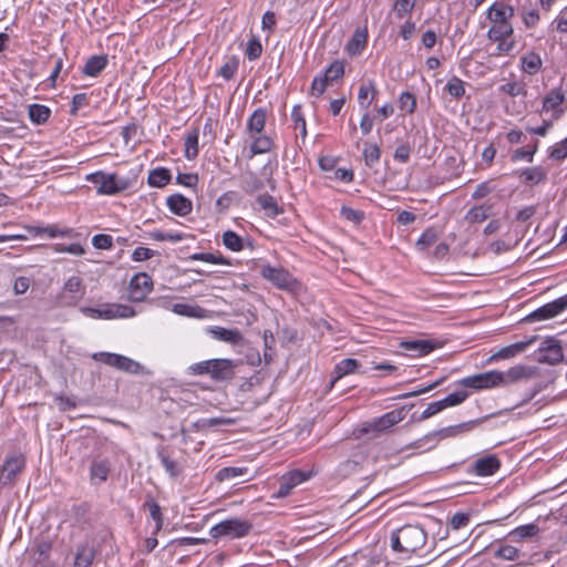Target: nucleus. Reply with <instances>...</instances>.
<instances>
[{
    "label": "nucleus",
    "instance_id": "obj_5",
    "mask_svg": "<svg viewBox=\"0 0 567 567\" xmlns=\"http://www.w3.org/2000/svg\"><path fill=\"white\" fill-rule=\"evenodd\" d=\"M251 524L248 520L240 518H230L220 522L210 528V536L213 538L229 537L240 538L249 534Z\"/></svg>",
    "mask_w": 567,
    "mask_h": 567
},
{
    "label": "nucleus",
    "instance_id": "obj_20",
    "mask_svg": "<svg viewBox=\"0 0 567 567\" xmlns=\"http://www.w3.org/2000/svg\"><path fill=\"white\" fill-rule=\"evenodd\" d=\"M548 171L543 166L527 167L518 173L520 183L528 186H534L544 183L547 179Z\"/></svg>",
    "mask_w": 567,
    "mask_h": 567
},
{
    "label": "nucleus",
    "instance_id": "obj_36",
    "mask_svg": "<svg viewBox=\"0 0 567 567\" xmlns=\"http://www.w3.org/2000/svg\"><path fill=\"white\" fill-rule=\"evenodd\" d=\"M248 474V467L228 466L220 468L216 474L215 478L218 482H226L244 476Z\"/></svg>",
    "mask_w": 567,
    "mask_h": 567
},
{
    "label": "nucleus",
    "instance_id": "obj_6",
    "mask_svg": "<svg viewBox=\"0 0 567 567\" xmlns=\"http://www.w3.org/2000/svg\"><path fill=\"white\" fill-rule=\"evenodd\" d=\"M474 427V422H465L457 425H451L446 427H442L437 431H433L424 435L422 439L414 441L410 446L412 449H420L424 443H432L429 447H433L436 443L446 437H454L460 435L461 433L471 431Z\"/></svg>",
    "mask_w": 567,
    "mask_h": 567
},
{
    "label": "nucleus",
    "instance_id": "obj_50",
    "mask_svg": "<svg viewBox=\"0 0 567 567\" xmlns=\"http://www.w3.org/2000/svg\"><path fill=\"white\" fill-rule=\"evenodd\" d=\"M399 107L401 111L406 112L408 114L414 113L416 109V99L414 94L410 92L401 93L399 97Z\"/></svg>",
    "mask_w": 567,
    "mask_h": 567
},
{
    "label": "nucleus",
    "instance_id": "obj_63",
    "mask_svg": "<svg viewBox=\"0 0 567 567\" xmlns=\"http://www.w3.org/2000/svg\"><path fill=\"white\" fill-rule=\"evenodd\" d=\"M213 359L194 363L189 367V372L194 375L208 374L210 377V369Z\"/></svg>",
    "mask_w": 567,
    "mask_h": 567
},
{
    "label": "nucleus",
    "instance_id": "obj_60",
    "mask_svg": "<svg viewBox=\"0 0 567 567\" xmlns=\"http://www.w3.org/2000/svg\"><path fill=\"white\" fill-rule=\"evenodd\" d=\"M54 251L56 252H66L74 256H81L85 252L84 248L80 244H55L53 246Z\"/></svg>",
    "mask_w": 567,
    "mask_h": 567
},
{
    "label": "nucleus",
    "instance_id": "obj_21",
    "mask_svg": "<svg viewBox=\"0 0 567 567\" xmlns=\"http://www.w3.org/2000/svg\"><path fill=\"white\" fill-rule=\"evenodd\" d=\"M104 320L132 318L136 315L134 308L122 303H103Z\"/></svg>",
    "mask_w": 567,
    "mask_h": 567
},
{
    "label": "nucleus",
    "instance_id": "obj_30",
    "mask_svg": "<svg viewBox=\"0 0 567 567\" xmlns=\"http://www.w3.org/2000/svg\"><path fill=\"white\" fill-rule=\"evenodd\" d=\"M267 111L266 109L259 107L250 115L247 122V131L250 134H260L266 124Z\"/></svg>",
    "mask_w": 567,
    "mask_h": 567
},
{
    "label": "nucleus",
    "instance_id": "obj_47",
    "mask_svg": "<svg viewBox=\"0 0 567 567\" xmlns=\"http://www.w3.org/2000/svg\"><path fill=\"white\" fill-rule=\"evenodd\" d=\"M381 151L377 144L365 143L363 148V158L368 166H373L380 161Z\"/></svg>",
    "mask_w": 567,
    "mask_h": 567
},
{
    "label": "nucleus",
    "instance_id": "obj_56",
    "mask_svg": "<svg viewBox=\"0 0 567 567\" xmlns=\"http://www.w3.org/2000/svg\"><path fill=\"white\" fill-rule=\"evenodd\" d=\"M437 239L436 230L433 228H427L417 239L416 247L419 250H424Z\"/></svg>",
    "mask_w": 567,
    "mask_h": 567
},
{
    "label": "nucleus",
    "instance_id": "obj_15",
    "mask_svg": "<svg viewBox=\"0 0 567 567\" xmlns=\"http://www.w3.org/2000/svg\"><path fill=\"white\" fill-rule=\"evenodd\" d=\"M565 101V92L560 89H551L543 100L542 112L553 111L554 121L560 118L565 110L559 107Z\"/></svg>",
    "mask_w": 567,
    "mask_h": 567
},
{
    "label": "nucleus",
    "instance_id": "obj_57",
    "mask_svg": "<svg viewBox=\"0 0 567 567\" xmlns=\"http://www.w3.org/2000/svg\"><path fill=\"white\" fill-rule=\"evenodd\" d=\"M549 158L563 161L567 157V137L549 148Z\"/></svg>",
    "mask_w": 567,
    "mask_h": 567
},
{
    "label": "nucleus",
    "instance_id": "obj_26",
    "mask_svg": "<svg viewBox=\"0 0 567 567\" xmlns=\"http://www.w3.org/2000/svg\"><path fill=\"white\" fill-rule=\"evenodd\" d=\"M377 95V89L373 81L361 83L358 92V103L361 110L368 111Z\"/></svg>",
    "mask_w": 567,
    "mask_h": 567
},
{
    "label": "nucleus",
    "instance_id": "obj_51",
    "mask_svg": "<svg viewBox=\"0 0 567 567\" xmlns=\"http://www.w3.org/2000/svg\"><path fill=\"white\" fill-rule=\"evenodd\" d=\"M487 210L488 209L484 206H475L467 212L465 220L471 224L482 223L488 217Z\"/></svg>",
    "mask_w": 567,
    "mask_h": 567
},
{
    "label": "nucleus",
    "instance_id": "obj_1",
    "mask_svg": "<svg viewBox=\"0 0 567 567\" xmlns=\"http://www.w3.org/2000/svg\"><path fill=\"white\" fill-rule=\"evenodd\" d=\"M515 14L514 7L504 2H494L487 10V19L492 27L487 31L489 40H504L514 33L511 22Z\"/></svg>",
    "mask_w": 567,
    "mask_h": 567
},
{
    "label": "nucleus",
    "instance_id": "obj_33",
    "mask_svg": "<svg viewBox=\"0 0 567 567\" xmlns=\"http://www.w3.org/2000/svg\"><path fill=\"white\" fill-rule=\"evenodd\" d=\"M172 179V175L169 169L165 167H157L150 172L148 174V185L152 187L162 188L166 186Z\"/></svg>",
    "mask_w": 567,
    "mask_h": 567
},
{
    "label": "nucleus",
    "instance_id": "obj_46",
    "mask_svg": "<svg viewBox=\"0 0 567 567\" xmlns=\"http://www.w3.org/2000/svg\"><path fill=\"white\" fill-rule=\"evenodd\" d=\"M291 120L293 121L295 130H299L301 137L305 138L307 136V126L300 105H295L292 107Z\"/></svg>",
    "mask_w": 567,
    "mask_h": 567
},
{
    "label": "nucleus",
    "instance_id": "obj_48",
    "mask_svg": "<svg viewBox=\"0 0 567 567\" xmlns=\"http://www.w3.org/2000/svg\"><path fill=\"white\" fill-rule=\"evenodd\" d=\"M402 347L420 355L427 354L433 350V347L430 344V342L423 340L406 341L402 343Z\"/></svg>",
    "mask_w": 567,
    "mask_h": 567
},
{
    "label": "nucleus",
    "instance_id": "obj_58",
    "mask_svg": "<svg viewBox=\"0 0 567 567\" xmlns=\"http://www.w3.org/2000/svg\"><path fill=\"white\" fill-rule=\"evenodd\" d=\"M467 396L468 393L466 391H456L454 393L449 394L446 398L441 400V402L443 403L444 409H446L463 403L467 399Z\"/></svg>",
    "mask_w": 567,
    "mask_h": 567
},
{
    "label": "nucleus",
    "instance_id": "obj_55",
    "mask_svg": "<svg viewBox=\"0 0 567 567\" xmlns=\"http://www.w3.org/2000/svg\"><path fill=\"white\" fill-rule=\"evenodd\" d=\"M330 83L331 81L323 73L316 75L311 84V94L315 96L322 95Z\"/></svg>",
    "mask_w": 567,
    "mask_h": 567
},
{
    "label": "nucleus",
    "instance_id": "obj_13",
    "mask_svg": "<svg viewBox=\"0 0 567 567\" xmlns=\"http://www.w3.org/2000/svg\"><path fill=\"white\" fill-rule=\"evenodd\" d=\"M567 308V295L544 305L533 311L526 319L530 322L550 319L563 312Z\"/></svg>",
    "mask_w": 567,
    "mask_h": 567
},
{
    "label": "nucleus",
    "instance_id": "obj_53",
    "mask_svg": "<svg viewBox=\"0 0 567 567\" xmlns=\"http://www.w3.org/2000/svg\"><path fill=\"white\" fill-rule=\"evenodd\" d=\"M323 74L328 78L329 81L333 82L344 74V64L343 62L336 60L333 61L323 72Z\"/></svg>",
    "mask_w": 567,
    "mask_h": 567
},
{
    "label": "nucleus",
    "instance_id": "obj_14",
    "mask_svg": "<svg viewBox=\"0 0 567 567\" xmlns=\"http://www.w3.org/2000/svg\"><path fill=\"white\" fill-rule=\"evenodd\" d=\"M206 332L217 341L228 343L230 346H243L245 338L238 329H227L219 326H210L206 328Z\"/></svg>",
    "mask_w": 567,
    "mask_h": 567
},
{
    "label": "nucleus",
    "instance_id": "obj_10",
    "mask_svg": "<svg viewBox=\"0 0 567 567\" xmlns=\"http://www.w3.org/2000/svg\"><path fill=\"white\" fill-rule=\"evenodd\" d=\"M404 419L403 408L390 411L380 417L365 422L360 429L361 434L374 433V436L388 431Z\"/></svg>",
    "mask_w": 567,
    "mask_h": 567
},
{
    "label": "nucleus",
    "instance_id": "obj_45",
    "mask_svg": "<svg viewBox=\"0 0 567 567\" xmlns=\"http://www.w3.org/2000/svg\"><path fill=\"white\" fill-rule=\"evenodd\" d=\"M520 555V550L512 545H502L494 553V557L504 560H516Z\"/></svg>",
    "mask_w": 567,
    "mask_h": 567
},
{
    "label": "nucleus",
    "instance_id": "obj_7",
    "mask_svg": "<svg viewBox=\"0 0 567 567\" xmlns=\"http://www.w3.org/2000/svg\"><path fill=\"white\" fill-rule=\"evenodd\" d=\"M264 279L270 281L275 287L281 290L292 291L299 286L298 280L286 269L276 268L270 265H264L260 269Z\"/></svg>",
    "mask_w": 567,
    "mask_h": 567
},
{
    "label": "nucleus",
    "instance_id": "obj_61",
    "mask_svg": "<svg viewBox=\"0 0 567 567\" xmlns=\"http://www.w3.org/2000/svg\"><path fill=\"white\" fill-rule=\"evenodd\" d=\"M264 187V182L258 178L256 175L250 174L249 177H247L244 182V190L247 194H254Z\"/></svg>",
    "mask_w": 567,
    "mask_h": 567
},
{
    "label": "nucleus",
    "instance_id": "obj_9",
    "mask_svg": "<svg viewBox=\"0 0 567 567\" xmlns=\"http://www.w3.org/2000/svg\"><path fill=\"white\" fill-rule=\"evenodd\" d=\"M85 293L83 279L79 276L70 277L58 295V302L63 307H73L79 303Z\"/></svg>",
    "mask_w": 567,
    "mask_h": 567
},
{
    "label": "nucleus",
    "instance_id": "obj_64",
    "mask_svg": "<svg viewBox=\"0 0 567 567\" xmlns=\"http://www.w3.org/2000/svg\"><path fill=\"white\" fill-rule=\"evenodd\" d=\"M92 244L97 249H110L113 245V239L110 235L99 234L92 238Z\"/></svg>",
    "mask_w": 567,
    "mask_h": 567
},
{
    "label": "nucleus",
    "instance_id": "obj_12",
    "mask_svg": "<svg viewBox=\"0 0 567 567\" xmlns=\"http://www.w3.org/2000/svg\"><path fill=\"white\" fill-rule=\"evenodd\" d=\"M564 360L560 342L554 338H547L538 349L537 362L555 365Z\"/></svg>",
    "mask_w": 567,
    "mask_h": 567
},
{
    "label": "nucleus",
    "instance_id": "obj_37",
    "mask_svg": "<svg viewBox=\"0 0 567 567\" xmlns=\"http://www.w3.org/2000/svg\"><path fill=\"white\" fill-rule=\"evenodd\" d=\"M539 533V527L537 524L532 523L523 526H518L509 533V537L513 540H523L526 538H532Z\"/></svg>",
    "mask_w": 567,
    "mask_h": 567
},
{
    "label": "nucleus",
    "instance_id": "obj_4",
    "mask_svg": "<svg viewBox=\"0 0 567 567\" xmlns=\"http://www.w3.org/2000/svg\"><path fill=\"white\" fill-rule=\"evenodd\" d=\"M458 384L475 391H482L494 388H504V379L501 371L491 370L463 378L458 381Z\"/></svg>",
    "mask_w": 567,
    "mask_h": 567
},
{
    "label": "nucleus",
    "instance_id": "obj_35",
    "mask_svg": "<svg viewBox=\"0 0 567 567\" xmlns=\"http://www.w3.org/2000/svg\"><path fill=\"white\" fill-rule=\"evenodd\" d=\"M535 340H536V337H533V338H530L527 341L516 342V343L511 344L508 347L502 348L501 350H498V352L494 357L497 358V359H509V358H513L517 353L523 352Z\"/></svg>",
    "mask_w": 567,
    "mask_h": 567
},
{
    "label": "nucleus",
    "instance_id": "obj_32",
    "mask_svg": "<svg viewBox=\"0 0 567 567\" xmlns=\"http://www.w3.org/2000/svg\"><path fill=\"white\" fill-rule=\"evenodd\" d=\"M522 69L529 75L538 73L542 69L543 61L538 53L528 52L520 58Z\"/></svg>",
    "mask_w": 567,
    "mask_h": 567
},
{
    "label": "nucleus",
    "instance_id": "obj_34",
    "mask_svg": "<svg viewBox=\"0 0 567 567\" xmlns=\"http://www.w3.org/2000/svg\"><path fill=\"white\" fill-rule=\"evenodd\" d=\"M257 203L262 210H265L268 217H276L280 215L284 210L280 208L276 202V199L268 194L259 195L257 197Z\"/></svg>",
    "mask_w": 567,
    "mask_h": 567
},
{
    "label": "nucleus",
    "instance_id": "obj_22",
    "mask_svg": "<svg viewBox=\"0 0 567 567\" xmlns=\"http://www.w3.org/2000/svg\"><path fill=\"white\" fill-rule=\"evenodd\" d=\"M166 204L169 210L178 216H186L190 214L193 209L192 200L181 194H173L168 196Z\"/></svg>",
    "mask_w": 567,
    "mask_h": 567
},
{
    "label": "nucleus",
    "instance_id": "obj_3",
    "mask_svg": "<svg viewBox=\"0 0 567 567\" xmlns=\"http://www.w3.org/2000/svg\"><path fill=\"white\" fill-rule=\"evenodd\" d=\"M86 179L96 185L99 194L104 195H115L131 186V182L127 178L104 172L90 174Z\"/></svg>",
    "mask_w": 567,
    "mask_h": 567
},
{
    "label": "nucleus",
    "instance_id": "obj_18",
    "mask_svg": "<svg viewBox=\"0 0 567 567\" xmlns=\"http://www.w3.org/2000/svg\"><path fill=\"white\" fill-rule=\"evenodd\" d=\"M235 362L230 359H213L210 378L215 381L229 380L235 374Z\"/></svg>",
    "mask_w": 567,
    "mask_h": 567
},
{
    "label": "nucleus",
    "instance_id": "obj_24",
    "mask_svg": "<svg viewBox=\"0 0 567 567\" xmlns=\"http://www.w3.org/2000/svg\"><path fill=\"white\" fill-rule=\"evenodd\" d=\"M501 466L499 460L495 455L481 457L474 463V472L478 476L493 475Z\"/></svg>",
    "mask_w": 567,
    "mask_h": 567
},
{
    "label": "nucleus",
    "instance_id": "obj_44",
    "mask_svg": "<svg viewBox=\"0 0 567 567\" xmlns=\"http://www.w3.org/2000/svg\"><path fill=\"white\" fill-rule=\"evenodd\" d=\"M144 506L148 508L152 519L155 522L154 534H157L163 528V514L161 506L154 499L144 503Z\"/></svg>",
    "mask_w": 567,
    "mask_h": 567
},
{
    "label": "nucleus",
    "instance_id": "obj_23",
    "mask_svg": "<svg viewBox=\"0 0 567 567\" xmlns=\"http://www.w3.org/2000/svg\"><path fill=\"white\" fill-rule=\"evenodd\" d=\"M111 463L107 458H95L91 463L90 480L93 484H101L109 477Z\"/></svg>",
    "mask_w": 567,
    "mask_h": 567
},
{
    "label": "nucleus",
    "instance_id": "obj_29",
    "mask_svg": "<svg viewBox=\"0 0 567 567\" xmlns=\"http://www.w3.org/2000/svg\"><path fill=\"white\" fill-rule=\"evenodd\" d=\"M359 367H360V363L355 359L349 358V359L341 360L334 367L331 384L333 385L341 378H343L350 373H354Z\"/></svg>",
    "mask_w": 567,
    "mask_h": 567
},
{
    "label": "nucleus",
    "instance_id": "obj_62",
    "mask_svg": "<svg viewBox=\"0 0 567 567\" xmlns=\"http://www.w3.org/2000/svg\"><path fill=\"white\" fill-rule=\"evenodd\" d=\"M262 53V47L258 39L252 38L249 40L246 49V55L250 61H255L260 58Z\"/></svg>",
    "mask_w": 567,
    "mask_h": 567
},
{
    "label": "nucleus",
    "instance_id": "obj_49",
    "mask_svg": "<svg viewBox=\"0 0 567 567\" xmlns=\"http://www.w3.org/2000/svg\"><path fill=\"white\" fill-rule=\"evenodd\" d=\"M415 3L416 0H395L392 11L398 19H402L413 10Z\"/></svg>",
    "mask_w": 567,
    "mask_h": 567
},
{
    "label": "nucleus",
    "instance_id": "obj_31",
    "mask_svg": "<svg viewBox=\"0 0 567 567\" xmlns=\"http://www.w3.org/2000/svg\"><path fill=\"white\" fill-rule=\"evenodd\" d=\"M28 116L35 125L47 123L51 116V110L42 104H30L28 106Z\"/></svg>",
    "mask_w": 567,
    "mask_h": 567
},
{
    "label": "nucleus",
    "instance_id": "obj_40",
    "mask_svg": "<svg viewBox=\"0 0 567 567\" xmlns=\"http://www.w3.org/2000/svg\"><path fill=\"white\" fill-rule=\"evenodd\" d=\"M367 38L368 37H367L365 32H361V31L354 32L352 39L349 41V43L347 45L348 53L350 55L360 54L361 51L363 50V48L365 47Z\"/></svg>",
    "mask_w": 567,
    "mask_h": 567
},
{
    "label": "nucleus",
    "instance_id": "obj_43",
    "mask_svg": "<svg viewBox=\"0 0 567 567\" xmlns=\"http://www.w3.org/2000/svg\"><path fill=\"white\" fill-rule=\"evenodd\" d=\"M190 260H200L216 265H230L229 260L220 254L196 252L189 256Z\"/></svg>",
    "mask_w": 567,
    "mask_h": 567
},
{
    "label": "nucleus",
    "instance_id": "obj_39",
    "mask_svg": "<svg viewBox=\"0 0 567 567\" xmlns=\"http://www.w3.org/2000/svg\"><path fill=\"white\" fill-rule=\"evenodd\" d=\"M223 244L231 251H240L244 249V239L233 230L224 231Z\"/></svg>",
    "mask_w": 567,
    "mask_h": 567
},
{
    "label": "nucleus",
    "instance_id": "obj_28",
    "mask_svg": "<svg viewBox=\"0 0 567 567\" xmlns=\"http://www.w3.org/2000/svg\"><path fill=\"white\" fill-rule=\"evenodd\" d=\"M95 557V549L89 544H81L78 546L74 567H90Z\"/></svg>",
    "mask_w": 567,
    "mask_h": 567
},
{
    "label": "nucleus",
    "instance_id": "obj_59",
    "mask_svg": "<svg viewBox=\"0 0 567 567\" xmlns=\"http://www.w3.org/2000/svg\"><path fill=\"white\" fill-rule=\"evenodd\" d=\"M444 410V405L443 403L440 401H436V402H432L430 403L426 409L421 413L420 416L415 417L413 415V417L417 421V422H422L426 419H430L432 416H434L435 414L440 413L441 411Z\"/></svg>",
    "mask_w": 567,
    "mask_h": 567
},
{
    "label": "nucleus",
    "instance_id": "obj_27",
    "mask_svg": "<svg viewBox=\"0 0 567 567\" xmlns=\"http://www.w3.org/2000/svg\"><path fill=\"white\" fill-rule=\"evenodd\" d=\"M106 65L107 55H92L86 60L82 72L87 76H97L106 68Z\"/></svg>",
    "mask_w": 567,
    "mask_h": 567
},
{
    "label": "nucleus",
    "instance_id": "obj_16",
    "mask_svg": "<svg viewBox=\"0 0 567 567\" xmlns=\"http://www.w3.org/2000/svg\"><path fill=\"white\" fill-rule=\"evenodd\" d=\"M24 464V457L21 455L8 457L0 471V485L6 486L12 483L16 476L23 470Z\"/></svg>",
    "mask_w": 567,
    "mask_h": 567
},
{
    "label": "nucleus",
    "instance_id": "obj_38",
    "mask_svg": "<svg viewBox=\"0 0 567 567\" xmlns=\"http://www.w3.org/2000/svg\"><path fill=\"white\" fill-rule=\"evenodd\" d=\"M198 128H194L185 137V156L187 159H194L198 155Z\"/></svg>",
    "mask_w": 567,
    "mask_h": 567
},
{
    "label": "nucleus",
    "instance_id": "obj_19",
    "mask_svg": "<svg viewBox=\"0 0 567 567\" xmlns=\"http://www.w3.org/2000/svg\"><path fill=\"white\" fill-rule=\"evenodd\" d=\"M536 373V368L517 364L508 369L507 371H501L504 379V386L511 383L517 382L523 379H530Z\"/></svg>",
    "mask_w": 567,
    "mask_h": 567
},
{
    "label": "nucleus",
    "instance_id": "obj_25",
    "mask_svg": "<svg viewBox=\"0 0 567 567\" xmlns=\"http://www.w3.org/2000/svg\"><path fill=\"white\" fill-rule=\"evenodd\" d=\"M172 311L178 316L188 317V318H196V319L209 318V311L207 309L202 308L198 305L175 303L172 308Z\"/></svg>",
    "mask_w": 567,
    "mask_h": 567
},
{
    "label": "nucleus",
    "instance_id": "obj_17",
    "mask_svg": "<svg viewBox=\"0 0 567 567\" xmlns=\"http://www.w3.org/2000/svg\"><path fill=\"white\" fill-rule=\"evenodd\" d=\"M308 476L301 471H291L281 477L279 487L275 493V497L284 498L288 496L291 491L302 482L307 481Z\"/></svg>",
    "mask_w": 567,
    "mask_h": 567
},
{
    "label": "nucleus",
    "instance_id": "obj_41",
    "mask_svg": "<svg viewBox=\"0 0 567 567\" xmlns=\"http://www.w3.org/2000/svg\"><path fill=\"white\" fill-rule=\"evenodd\" d=\"M272 141L266 135H259L254 138L250 145V157L257 154H264L271 150Z\"/></svg>",
    "mask_w": 567,
    "mask_h": 567
},
{
    "label": "nucleus",
    "instance_id": "obj_42",
    "mask_svg": "<svg viewBox=\"0 0 567 567\" xmlns=\"http://www.w3.org/2000/svg\"><path fill=\"white\" fill-rule=\"evenodd\" d=\"M158 457H159L161 464L163 465V467L165 468V471L168 473V475L172 478H177L181 475L182 467L179 466V464L176 461L171 458L167 454H165L162 451L158 452Z\"/></svg>",
    "mask_w": 567,
    "mask_h": 567
},
{
    "label": "nucleus",
    "instance_id": "obj_11",
    "mask_svg": "<svg viewBox=\"0 0 567 567\" xmlns=\"http://www.w3.org/2000/svg\"><path fill=\"white\" fill-rule=\"evenodd\" d=\"M153 290V280L145 274L134 275L128 284L127 298L132 302L143 301Z\"/></svg>",
    "mask_w": 567,
    "mask_h": 567
},
{
    "label": "nucleus",
    "instance_id": "obj_2",
    "mask_svg": "<svg viewBox=\"0 0 567 567\" xmlns=\"http://www.w3.org/2000/svg\"><path fill=\"white\" fill-rule=\"evenodd\" d=\"M427 539L425 530L419 525H404L391 534V548L394 551L412 554L421 549Z\"/></svg>",
    "mask_w": 567,
    "mask_h": 567
},
{
    "label": "nucleus",
    "instance_id": "obj_8",
    "mask_svg": "<svg viewBox=\"0 0 567 567\" xmlns=\"http://www.w3.org/2000/svg\"><path fill=\"white\" fill-rule=\"evenodd\" d=\"M92 359L132 374H137L142 370V365L137 361L117 353L95 352L92 354Z\"/></svg>",
    "mask_w": 567,
    "mask_h": 567
},
{
    "label": "nucleus",
    "instance_id": "obj_52",
    "mask_svg": "<svg viewBox=\"0 0 567 567\" xmlns=\"http://www.w3.org/2000/svg\"><path fill=\"white\" fill-rule=\"evenodd\" d=\"M445 90L455 99H460L465 94L464 82L457 76H453L447 82Z\"/></svg>",
    "mask_w": 567,
    "mask_h": 567
},
{
    "label": "nucleus",
    "instance_id": "obj_54",
    "mask_svg": "<svg viewBox=\"0 0 567 567\" xmlns=\"http://www.w3.org/2000/svg\"><path fill=\"white\" fill-rule=\"evenodd\" d=\"M340 215L346 220L351 221L355 225H359L364 219V213L362 210L354 209L348 206L341 207Z\"/></svg>",
    "mask_w": 567,
    "mask_h": 567
}]
</instances>
